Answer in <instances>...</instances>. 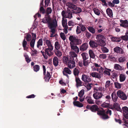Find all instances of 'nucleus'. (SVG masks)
<instances>
[{
  "mask_svg": "<svg viewBox=\"0 0 128 128\" xmlns=\"http://www.w3.org/2000/svg\"><path fill=\"white\" fill-rule=\"evenodd\" d=\"M67 12H66L64 10L62 11V16L64 17L68 18L70 19L72 17V13L73 14H79L82 11V10L80 8H77L76 6V9L74 10H70L68 8L67 9Z\"/></svg>",
  "mask_w": 128,
  "mask_h": 128,
  "instance_id": "1",
  "label": "nucleus"
},
{
  "mask_svg": "<svg viewBox=\"0 0 128 128\" xmlns=\"http://www.w3.org/2000/svg\"><path fill=\"white\" fill-rule=\"evenodd\" d=\"M96 38L100 46H104L106 45V43L104 41L105 38L103 35L101 34L97 35Z\"/></svg>",
  "mask_w": 128,
  "mask_h": 128,
  "instance_id": "2",
  "label": "nucleus"
},
{
  "mask_svg": "<svg viewBox=\"0 0 128 128\" xmlns=\"http://www.w3.org/2000/svg\"><path fill=\"white\" fill-rule=\"evenodd\" d=\"M86 109L90 110L92 112H100L101 110L98 108V106L96 104H94L92 105H87L86 106Z\"/></svg>",
  "mask_w": 128,
  "mask_h": 128,
  "instance_id": "3",
  "label": "nucleus"
},
{
  "mask_svg": "<svg viewBox=\"0 0 128 128\" xmlns=\"http://www.w3.org/2000/svg\"><path fill=\"white\" fill-rule=\"evenodd\" d=\"M57 26V22L56 19L54 20L52 22H50L48 24V27L52 32L55 30V29Z\"/></svg>",
  "mask_w": 128,
  "mask_h": 128,
  "instance_id": "4",
  "label": "nucleus"
},
{
  "mask_svg": "<svg viewBox=\"0 0 128 128\" xmlns=\"http://www.w3.org/2000/svg\"><path fill=\"white\" fill-rule=\"evenodd\" d=\"M98 114L101 116L102 118L104 120L110 118L106 114L105 111L104 110H101L100 112H98Z\"/></svg>",
  "mask_w": 128,
  "mask_h": 128,
  "instance_id": "5",
  "label": "nucleus"
},
{
  "mask_svg": "<svg viewBox=\"0 0 128 128\" xmlns=\"http://www.w3.org/2000/svg\"><path fill=\"white\" fill-rule=\"evenodd\" d=\"M117 94L120 98L123 100H125L127 98L126 95L121 90H119L118 91Z\"/></svg>",
  "mask_w": 128,
  "mask_h": 128,
  "instance_id": "6",
  "label": "nucleus"
},
{
  "mask_svg": "<svg viewBox=\"0 0 128 128\" xmlns=\"http://www.w3.org/2000/svg\"><path fill=\"white\" fill-rule=\"evenodd\" d=\"M71 58L68 61L67 64L68 67L70 68H72L76 66L75 60H74L72 58Z\"/></svg>",
  "mask_w": 128,
  "mask_h": 128,
  "instance_id": "7",
  "label": "nucleus"
},
{
  "mask_svg": "<svg viewBox=\"0 0 128 128\" xmlns=\"http://www.w3.org/2000/svg\"><path fill=\"white\" fill-rule=\"evenodd\" d=\"M52 20L50 17V16L45 15V17L42 20V22L44 24H48L52 22Z\"/></svg>",
  "mask_w": 128,
  "mask_h": 128,
  "instance_id": "8",
  "label": "nucleus"
},
{
  "mask_svg": "<svg viewBox=\"0 0 128 128\" xmlns=\"http://www.w3.org/2000/svg\"><path fill=\"white\" fill-rule=\"evenodd\" d=\"M82 80L85 83H88L91 81L90 76L85 74H83L82 76Z\"/></svg>",
  "mask_w": 128,
  "mask_h": 128,
  "instance_id": "9",
  "label": "nucleus"
},
{
  "mask_svg": "<svg viewBox=\"0 0 128 128\" xmlns=\"http://www.w3.org/2000/svg\"><path fill=\"white\" fill-rule=\"evenodd\" d=\"M122 111L123 114L124 116L126 119H128V108L126 106L123 107Z\"/></svg>",
  "mask_w": 128,
  "mask_h": 128,
  "instance_id": "10",
  "label": "nucleus"
},
{
  "mask_svg": "<svg viewBox=\"0 0 128 128\" xmlns=\"http://www.w3.org/2000/svg\"><path fill=\"white\" fill-rule=\"evenodd\" d=\"M88 45L87 43H84L80 46V51L84 52L88 48Z\"/></svg>",
  "mask_w": 128,
  "mask_h": 128,
  "instance_id": "11",
  "label": "nucleus"
},
{
  "mask_svg": "<svg viewBox=\"0 0 128 128\" xmlns=\"http://www.w3.org/2000/svg\"><path fill=\"white\" fill-rule=\"evenodd\" d=\"M78 37L77 36L74 35L70 36L69 38V40L70 42V44H74Z\"/></svg>",
  "mask_w": 128,
  "mask_h": 128,
  "instance_id": "12",
  "label": "nucleus"
},
{
  "mask_svg": "<svg viewBox=\"0 0 128 128\" xmlns=\"http://www.w3.org/2000/svg\"><path fill=\"white\" fill-rule=\"evenodd\" d=\"M120 22L121 23L120 24V26L124 28H128V22L127 20H120Z\"/></svg>",
  "mask_w": 128,
  "mask_h": 128,
  "instance_id": "13",
  "label": "nucleus"
},
{
  "mask_svg": "<svg viewBox=\"0 0 128 128\" xmlns=\"http://www.w3.org/2000/svg\"><path fill=\"white\" fill-rule=\"evenodd\" d=\"M62 72L64 75L67 76H68L67 74H70L72 73L71 71L67 67H65L64 68Z\"/></svg>",
  "mask_w": 128,
  "mask_h": 128,
  "instance_id": "14",
  "label": "nucleus"
},
{
  "mask_svg": "<svg viewBox=\"0 0 128 128\" xmlns=\"http://www.w3.org/2000/svg\"><path fill=\"white\" fill-rule=\"evenodd\" d=\"M103 94L101 92H96L93 94V96L96 99L98 100L101 98Z\"/></svg>",
  "mask_w": 128,
  "mask_h": 128,
  "instance_id": "15",
  "label": "nucleus"
},
{
  "mask_svg": "<svg viewBox=\"0 0 128 128\" xmlns=\"http://www.w3.org/2000/svg\"><path fill=\"white\" fill-rule=\"evenodd\" d=\"M75 81L76 83V86L77 87L82 86L83 83L78 77H76Z\"/></svg>",
  "mask_w": 128,
  "mask_h": 128,
  "instance_id": "16",
  "label": "nucleus"
},
{
  "mask_svg": "<svg viewBox=\"0 0 128 128\" xmlns=\"http://www.w3.org/2000/svg\"><path fill=\"white\" fill-rule=\"evenodd\" d=\"M74 44H70L71 49L72 51L75 52L76 53H78L79 51L78 48Z\"/></svg>",
  "mask_w": 128,
  "mask_h": 128,
  "instance_id": "17",
  "label": "nucleus"
},
{
  "mask_svg": "<svg viewBox=\"0 0 128 128\" xmlns=\"http://www.w3.org/2000/svg\"><path fill=\"white\" fill-rule=\"evenodd\" d=\"M118 96L116 93L115 92H113L111 94V96L112 100L114 102H116L117 101Z\"/></svg>",
  "mask_w": 128,
  "mask_h": 128,
  "instance_id": "18",
  "label": "nucleus"
},
{
  "mask_svg": "<svg viewBox=\"0 0 128 128\" xmlns=\"http://www.w3.org/2000/svg\"><path fill=\"white\" fill-rule=\"evenodd\" d=\"M53 64L55 66H58V59L56 56L54 57L53 59Z\"/></svg>",
  "mask_w": 128,
  "mask_h": 128,
  "instance_id": "19",
  "label": "nucleus"
},
{
  "mask_svg": "<svg viewBox=\"0 0 128 128\" xmlns=\"http://www.w3.org/2000/svg\"><path fill=\"white\" fill-rule=\"evenodd\" d=\"M110 101L109 100L106 101L105 102L102 103L101 106L103 108H108L109 106H110Z\"/></svg>",
  "mask_w": 128,
  "mask_h": 128,
  "instance_id": "20",
  "label": "nucleus"
},
{
  "mask_svg": "<svg viewBox=\"0 0 128 128\" xmlns=\"http://www.w3.org/2000/svg\"><path fill=\"white\" fill-rule=\"evenodd\" d=\"M89 44L90 47L92 48H96L98 46L97 44L93 40H90Z\"/></svg>",
  "mask_w": 128,
  "mask_h": 128,
  "instance_id": "21",
  "label": "nucleus"
},
{
  "mask_svg": "<svg viewBox=\"0 0 128 128\" xmlns=\"http://www.w3.org/2000/svg\"><path fill=\"white\" fill-rule=\"evenodd\" d=\"M71 58L70 57V56H68L67 57L64 56L63 57V62L64 64H67L69 60L71 59Z\"/></svg>",
  "mask_w": 128,
  "mask_h": 128,
  "instance_id": "22",
  "label": "nucleus"
},
{
  "mask_svg": "<svg viewBox=\"0 0 128 128\" xmlns=\"http://www.w3.org/2000/svg\"><path fill=\"white\" fill-rule=\"evenodd\" d=\"M71 58H72L74 60H75L76 62L78 61V60L77 58V55L74 52H72L71 53V56H70ZM72 58H71L72 59Z\"/></svg>",
  "mask_w": 128,
  "mask_h": 128,
  "instance_id": "23",
  "label": "nucleus"
},
{
  "mask_svg": "<svg viewBox=\"0 0 128 128\" xmlns=\"http://www.w3.org/2000/svg\"><path fill=\"white\" fill-rule=\"evenodd\" d=\"M106 13L110 18L113 17V13L112 10L110 8H108L106 10Z\"/></svg>",
  "mask_w": 128,
  "mask_h": 128,
  "instance_id": "24",
  "label": "nucleus"
},
{
  "mask_svg": "<svg viewBox=\"0 0 128 128\" xmlns=\"http://www.w3.org/2000/svg\"><path fill=\"white\" fill-rule=\"evenodd\" d=\"M73 104L74 106L79 108H81L83 106V104L79 101H74Z\"/></svg>",
  "mask_w": 128,
  "mask_h": 128,
  "instance_id": "25",
  "label": "nucleus"
},
{
  "mask_svg": "<svg viewBox=\"0 0 128 128\" xmlns=\"http://www.w3.org/2000/svg\"><path fill=\"white\" fill-rule=\"evenodd\" d=\"M67 5L68 6L69 8L72 9L74 10L76 9V8L77 6L76 5L71 2L68 3L67 4Z\"/></svg>",
  "mask_w": 128,
  "mask_h": 128,
  "instance_id": "26",
  "label": "nucleus"
},
{
  "mask_svg": "<svg viewBox=\"0 0 128 128\" xmlns=\"http://www.w3.org/2000/svg\"><path fill=\"white\" fill-rule=\"evenodd\" d=\"M90 75L93 77H94L100 79L101 78V76L98 73L96 72H93L90 74Z\"/></svg>",
  "mask_w": 128,
  "mask_h": 128,
  "instance_id": "27",
  "label": "nucleus"
},
{
  "mask_svg": "<svg viewBox=\"0 0 128 128\" xmlns=\"http://www.w3.org/2000/svg\"><path fill=\"white\" fill-rule=\"evenodd\" d=\"M85 99L87 100V102L89 104H94V101L90 97L86 96Z\"/></svg>",
  "mask_w": 128,
  "mask_h": 128,
  "instance_id": "28",
  "label": "nucleus"
},
{
  "mask_svg": "<svg viewBox=\"0 0 128 128\" xmlns=\"http://www.w3.org/2000/svg\"><path fill=\"white\" fill-rule=\"evenodd\" d=\"M51 76H50V73L48 72H47L46 75H45L44 78V79L46 82H48Z\"/></svg>",
  "mask_w": 128,
  "mask_h": 128,
  "instance_id": "29",
  "label": "nucleus"
},
{
  "mask_svg": "<svg viewBox=\"0 0 128 128\" xmlns=\"http://www.w3.org/2000/svg\"><path fill=\"white\" fill-rule=\"evenodd\" d=\"M126 76L124 74H120L119 76L120 81L121 82H124L126 79Z\"/></svg>",
  "mask_w": 128,
  "mask_h": 128,
  "instance_id": "30",
  "label": "nucleus"
},
{
  "mask_svg": "<svg viewBox=\"0 0 128 128\" xmlns=\"http://www.w3.org/2000/svg\"><path fill=\"white\" fill-rule=\"evenodd\" d=\"M110 38L112 41L113 42H120L121 40L120 38L112 36Z\"/></svg>",
  "mask_w": 128,
  "mask_h": 128,
  "instance_id": "31",
  "label": "nucleus"
},
{
  "mask_svg": "<svg viewBox=\"0 0 128 128\" xmlns=\"http://www.w3.org/2000/svg\"><path fill=\"white\" fill-rule=\"evenodd\" d=\"M26 37H25L22 43L23 47L24 48V50H27L28 49V47L26 46L27 44V42L25 40V38Z\"/></svg>",
  "mask_w": 128,
  "mask_h": 128,
  "instance_id": "32",
  "label": "nucleus"
},
{
  "mask_svg": "<svg viewBox=\"0 0 128 128\" xmlns=\"http://www.w3.org/2000/svg\"><path fill=\"white\" fill-rule=\"evenodd\" d=\"M54 52L56 56L58 57H60L62 55V52L59 50H54Z\"/></svg>",
  "mask_w": 128,
  "mask_h": 128,
  "instance_id": "33",
  "label": "nucleus"
},
{
  "mask_svg": "<svg viewBox=\"0 0 128 128\" xmlns=\"http://www.w3.org/2000/svg\"><path fill=\"white\" fill-rule=\"evenodd\" d=\"M62 20V24L64 28L68 27V26L67 24V20L66 18H64L65 17L63 16Z\"/></svg>",
  "mask_w": 128,
  "mask_h": 128,
  "instance_id": "34",
  "label": "nucleus"
},
{
  "mask_svg": "<svg viewBox=\"0 0 128 128\" xmlns=\"http://www.w3.org/2000/svg\"><path fill=\"white\" fill-rule=\"evenodd\" d=\"M83 60H87L88 58V54L86 52H83L81 54Z\"/></svg>",
  "mask_w": 128,
  "mask_h": 128,
  "instance_id": "35",
  "label": "nucleus"
},
{
  "mask_svg": "<svg viewBox=\"0 0 128 128\" xmlns=\"http://www.w3.org/2000/svg\"><path fill=\"white\" fill-rule=\"evenodd\" d=\"M52 12V10L50 7H48L46 10V15L50 16L49 14L51 13Z\"/></svg>",
  "mask_w": 128,
  "mask_h": 128,
  "instance_id": "36",
  "label": "nucleus"
},
{
  "mask_svg": "<svg viewBox=\"0 0 128 128\" xmlns=\"http://www.w3.org/2000/svg\"><path fill=\"white\" fill-rule=\"evenodd\" d=\"M89 54L90 58L94 59L95 58V55L92 50H89Z\"/></svg>",
  "mask_w": 128,
  "mask_h": 128,
  "instance_id": "37",
  "label": "nucleus"
},
{
  "mask_svg": "<svg viewBox=\"0 0 128 128\" xmlns=\"http://www.w3.org/2000/svg\"><path fill=\"white\" fill-rule=\"evenodd\" d=\"M79 72L78 68H76L73 70L74 74L76 77V76H78Z\"/></svg>",
  "mask_w": 128,
  "mask_h": 128,
  "instance_id": "38",
  "label": "nucleus"
},
{
  "mask_svg": "<svg viewBox=\"0 0 128 128\" xmlns=\"http://www.w3.org/2000/svg\"><path fill=\"white\" fill-rule=\"evenodd\" d=\"M55 49L54 50H60V45L58 41L55 42L54 44Z\"/></svg>",
  "mask_w": 128,
  "mask_h": 128,
  "instance_id": "39",
  "label": "nucleus"
},
{
  "mask_svg": "<svg viewBox=\"0 0 128 128\" xmlns=\"http://www.w3.org/2000/svg\"><path fill=\"white\" fill-rule=\"evenodd\" d=\"M82 42L81 40L78 38V37L76 41L74 42V44L75 45H78L81 44L82 43Z\"/></svg>",
  "mask_w": 128,
  "mask_h": 128,
  "instance_id": "40",
  "label": "nucleus"
},
{
  "mask_svg": "<svg viewBox=\"0 0 128 128\" xmlns=\"http://www.w3.org/2000/svg\"><path fill=\"white\" fill-rule=\"evenodd\" d=\"M88 29L92 34H94L95 32V30L94 28L92 26H90L88 28Z\"/></svg>",
  "mask_w": 128,
  "mask_h": 128,
  "instance_id": "41",
  "label": "nucleus"
},
{
  "mask_svg": "<svg viewBox=\"0 0 128 128\" xmlns=\"http://www.w3.org/2000/svg\"><path fill=\"white\" fill-rule=\"evenodd\" d=\"M24 56L26 60L27 63H29L32 61V60L29 58L28 56L26 54H24Z\"/></svg>",
  "mask_w": 128,
  "mask_h": 128,
  "instance_id": "42",
  "label": "nucleus"
},
{
  "mask_svg": "<svg viewBox=\"0 0 128 128\" xmlns=\"http://www.w3.org/2000/svg\"><path fill=\"white\" fill-rule=\"evenodd\" d=\"M45 52L46 54H47V55L48 56H50L52 55L51 51L52 50H50V49L48 48H46L45 50Z\"/></svg>",
  "mask_w": 128,
  "mask_h": 128,
  "instance_id": "43",
  "label": "nucleus"
},
{
  "mask_svg": "<svg viewBox=\"0 0 128 128\" xmlns=\"http://www.w3.org/2000/svg\"><path fill=\"white\" fill-rule=\"evenodd\" d=\"M114 84L115 87L118 89H120L121 88L122 84L118 82H114Z\"/></svg>",
  "mask_w": 128,
  "mask_h": 128,
  "instance_id": "44",
  "label": "nucleus"
},
{
  "mask_svg": "<svg viewBox=\"0 0 128 128\" xmlns=\"http://www.w3.org/2000/svg\"><path fill=\"white\" fill-rule=\"evenodd\" d=\"M120 50H121V48L118 46L116 47L114 49V52L117 54L120 52Z\"/></svg>",
  "mask_w": 128,
  "mask_h": 128,
  "instance_id": "45",
  "label": "nucleus"
},
{
  "mask_svg": "<svg viewBox=\"0 0 128 128\" xmlns=\"http://www.w3.org/2000/svg\"><path fill=\"white\" fill-rule=\"evenodd\" d=\"M42 45V38H40L37 42V47L39 48V46Z\"/></svg>",
  "mask_w": 128,
  "mask_h": 128,
  "instance_id": "46",
  "label": "nucleus"
},
{
  "mask_svg": "<svg viewBox=\"0 0 128 128\" xmlns=\"http://www.w3.org/2000/svg\"><path fill=\"white\" fill-rule=\"evenodd\" d=\"M34 70L36 72L38 71L40 69V66L38 65H36L33 67Z\"/></svg>",
  "mask_w": 128,
  "mask_h": 128,
  "instance_id": "47",
  "label": "nucleus"
},
{
  "mask_svg": "<svg viewBox=\"0 0 128 128\" xmlns=\"http://www.w3.org/2000/svg\"><path fill=\"white\" fill-rule=\"evenodd\" d=\"M93 10L95 14L98 16H99L100 14V12L98 9L96 8H94Z\"/></svg>",
  "mask_w": 128,
  "mask_h": 128,
  "instance_id": "48",
  "label": "nucleus"
},
{
  "mask_svg": "<svg viewBox=\"0 0 128 128\" xmlns=\"http://www.w3.org/2000/svg\"><path fill=\"white\" fill-rule=\"evenodd\" d=\"M118 60L119 62H125L126 60L124 57L121 56L118 58Z\"/></svg>",
  "mask_w": 128,
  "mask_h": 128,
  "instance_id": "49",
  "label": "nucleus"
},
{
  "mask_svg": "<svg viewBox=\"0 0 128 128\" xmlns=\"http://www.w3.org/2000/svg\"><path fill=\"white\" fill-rule=\"evenodd\" d=\"M114 68L116 70H121L122 68L120 65L116 64H114Z\"/></svg>",
  "mask_w": 128,
  "mask_h": 128,
  "instance_id": "50",
  "label": "nucleus"
},
{
  "mask_svg": "<svg viewBox=\"0 0 128 128\" xmlns=\"http://www.w3.org/2000/svg\"><path fill=\"white\" fill-rule=\"evenodd\" d=\"M84 94V90L83 89L82 90L79 92L78 96L80 98L82 97Z\"/></svg>",
  "mask_w": 128,
  "mask_h": 128,
  "instance_id": "51",
  "label": "nucleus"
},
{
  "mask_svg": "<svg viewBox=\"0 0 128 128\" xmlns=\"http://www.w3.org/2000/svg\"><path fill=\"white\" fill-rule=\"evenodd\" d=\"M40 13L43 14L45 13L46 10L43 6H40Z\"/></svg>",
  "mask_w": 128,
  "mask_h": 128,
  "instance_id": "52",
  "label": "nucleus"
},
{
  "mask_svg": "<svg viewBox=\"0 0 128 128\" xmlns=\"http://www.w3.org/2000/svg\"><path fill=\"white\" fill-rule=\"evenodd\" d=\"M92 83H88L86 86V88L88 90H89L91 89V88L92 87Z\"/></svg>",
  "mask_w": 128,
  "mask_h": 128,
  "instance_id": "53",
  "label": "nucleus"
},
{
  "mask_svg": "<svg viewBox=\"0 0 128 128\" xmlns=\"http://www.w3.org/2000/svg\"><path fill=\"white\" fill-rule=\"evenodd\" d=\"M121 39L123 40L127 41L128 40V36L126 35L121 36L120 37Z\"/></svg>",
  "mask_w": 128,
  "mask_h": 128,
  "instance_id": "54",
  "label": "nucleus"
},
{
  "mask_svg": "<svg viewBox=\"0 0 128 128\" xmlns=\"http://www.w3.org/2000/svg\"><path fill=\"white\" fill-rule=\"evenodd\" d=\"M89 63L88 60H83V64L84 66H87Z\"/></svg>",
  "mask_w": 128,
  "mask_h": 128,
  "instance_id": "55",
  "label": "nucleus"
},
{
  "mask_svg": "<svg viewBox=\"0 0 128 128\" xmlns=\"http://www.w3.org/2000/svg\"><path fill=\"white\" fill-rule=\"evenodd\" d=\"M102 52L104 53L108 52L109 51L108 49L106 47H103L102 48Z\"/></svg>",
  "mask_w": 128,
  "mask_h": 128,
  "instance_id": "56",
  "label": "nucleus"
},
{
  "mask_svg": "<svg viewBox=\"0 0 128 128\" xmlns=\"http://www.w3.org/2000/svg\"><path fill=\"white\" fill-rule=\"evenodd\" d=\"M79 26L80 28L82 31L84 32L86 30V28L85 26L82 24H80L79 25Z\"/></svg>",
  "mask_w": 128,
  "mask_h": 128,
  "instance_id": "57",
  "label": "nucleus"
},
{
  "mask_svg": "<svg viewBox=\"0 0 128 128\" xmlns=\"http://www.w3.org/2000/svg\"><path fill=\"white\" fill-rule=\"evenodd\" d=\"M35 42V40H34L33 39L30 42V46L31 47L34 48Z\"/></svg>",
  "mask_w": 128,
  "mask_h": 128,
  "instance_id": "58",
  "label": "nucleus"
},
{
  "mask_svg": "<svg viewBox=\"0 0 128 128\" xmlns=\"http://www.w3.org/2000/svg\"><path fill=\"white\" fill-rule=\"evenodd\" d=\"M60 35L61 38L63 40H65L66 39V37L64 34L61 32L60 34Z\"/></svg>",
  "mask_w": 128,
  "mask_h": 128,
  "instance_id": "59",
  "label": "nucleus"
},
{
  "mask_svg": "<svg viewBox=\"0 0 128 128\" xmlns=\"http://www.w3.org/2000/svg\"><path fill=\"white\" fill-rule=\"evenodd\" d=\"M26 40L28 42H29L31 40V36L30 34H27L26 36Z\"/></svg>",
  "mask_w": 128,
  "mask_h": 128,
  "instance_id": "60",
  "label": "nucleus"
},
{
  "mask_svg": "<svg viewBox=\"0 0 128 128\" xmlns=\"http://www.w3.org/2000/svg\"><path fill=\"white\" fill-rule=\"evenodd\" d=\"M108 5L110 7H115V4L113 2V1H112V2H107Z\"/></svg>",
  "mask_w": 128,
  "mask_h": 128,
  "instance_id": "61",
  "label": "nucleus"
},
{
  "mask_svg": "<svg viewBox=\"0 0 128 128\" xmlns=\"http://www.w3.org/2000/svg\"><path fill=\"white\" fill-rule=\"evenodd\" d=\"M99 57L101 59H104L106 58V54H100L99 55Z\"/></svg>",
  "mask_w": 128,
  "mask_h": 128,
  "instance_id": "62",
  "label": "nucleus"
},
{
  "mask_svg": "<svg viewBox=\"0 0 128 128\" xmlns=\"http://www.w3.org/2000/svg\"><path fill=\"white\" fill-rule=\"evenodd\" d=\"M76 31V33L78 34H80L81 32V29L80 27L78 26H77Z\"/></svg>",
  "mask_w": 128,
  "mask_h": 128,
  "instance_id": "63",
  "label": "nucleus"
},
{
  "mask_svg": "<svg viewBox=\"0 0 128 128\" xmlns=\"http://www.w3.org/2000/svg\"><path fill=\"white\" fill-rule=\"evenodd\" d=\"M109 58L111 61H114L116 60L115 58L112 55H110L109 56Z\"/></svg>",
  "mask_w": 128,
  "mask_h": 128,
  "instance_id": "64",
  "label": "nucleus"
}]
</instances>
